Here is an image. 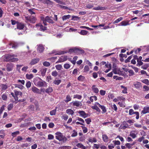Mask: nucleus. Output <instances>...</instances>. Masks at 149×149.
Returning <instances> with one entry per match:
<instances>
[{"label":"nucleus","instance_id":"nucleus-1","mask_svg":"<svg viewBox=\"0 0 149 149\" xmlns=\"http://www.w3.org/2000/svg\"><path fill=\"white\" fill-rule=\"evenodd\" d=\"M69 53L70 54H83L84 53V51L80 48L77 47L72 48L70 49L67 52L65 51H61L56 53L55 54L61 55L67 53Z\"/></svg>","mask_w":149,"mask_h":149},{"label":"nucleus","instance_id":"nucleus-2","mask_svg":"<svg viewBox=\"0 0 149 149\" xmlns=\"http://www.w3.org/2000/svg\"><path fill=\"white\" fill-rule=\"evenodd\" d=\"M33 81L36 86L39 87H45L47 85L46 82L42 80L38 77L34 78L33 79Z\"/></svg>","mask_w":149,"mask_h":149},{"label":"nucleus","instance_id":"nucleus-3","mask_svg":"<svg viewBox=\"0 0 149 149\" xmlns=\"http://www.w3.org/2000/svg\"><path fill=\"white\" fill-rule=\"evenodd\" d=\"M56 138L59 141H62L63 143L65 142L67 139L60 132H57L55 133Z\"/></svg>","mask_w":149,"mask_h":149},{"label":"nucleus","instance_id":"nucleus-4","mask_svg":"<svg viewBox=\"0 0 149 149\" xmlns=\"http://www.w3.org/2000/svg\"><path fill=\"white\" fill-rule=\"evenodd\" d=\"M52 17L47 16L45 17H41V19L45 25H47V24L46 22L49 23L53 24L54 22L53 20L51 19Z\"/></svg>","mask_w":149,"mask_h":149},{"label":"nucleus","instance_id":"nucleus-5","mask_svg":"<svg viewBox=\"0 0 149 149\" xmlns=\"http://www.w3.org/2000/svg\"><path fill=\"white\" fill-rule=\"evenodd\" d=\"M25 20L26 22H30L32 23H34L36 22V19L33 16H25Z\"/></svg>","mask_w":149,"mask_h":149},{"label":"nucleus","instance_id":"nucleus-6","mask_svg":"<svg viewBox=\"0 0 149 149\" xmlns=\"http://www.w3.org/2000/svg\"><path fill=\"white\" fill-rule=\"evenodd\" d=\"M133 114H135L136 115V119H138L139 118V113L137 111H134V110L132 109H131L129 111V115L130 116L132 115Z\"/></svg>","mask_w":149,"mask_h":149},{"label":"nucleus","instance_id":"nucleus-7","mask_svg":"<svg viewBox=\"0 0 149 149\" xmlns=\"http://www.w3.org/2000/svg\"><path fill=\"white\" fill-rule=\"evenodd\" d=\"M9 62H14L17 61L18 60V59L17 58H14V57L17 56V55H16L9 54Z\"/></svg>","mask_w":149,"mask_h":149},{"label":"nucleus","instance_id":"nucleus-8","mask_svg":"<svg viewBox=\"0 0 149 149\" xmlns=\"http://www.w3.org/2000/svg\"><path fill=\"white\" fill-rule=\"evenodd\" d=\"M14 66V64L13 63H7L6 66L7 70L9 72L13 70Z\"/></svg>","mask_w":149,"mask_h":149},{"label":"nucleus","instance_id":"nucleus-9","mask_svg":"<svg viewBox=\"0 0 149 149\" xmlns=\"http://www.w3.org/2000/svg\"><path fill=\"white\" fill-rule=\"evenodd\" d=\"M111 64L108 63L106 64L104 66V68H107L106 70H104V72L106 73H107L109 72L111 69Z\"/></svg>","mask_w":149,"mask_h":149},{"label":"nucleus","instance_id":"nucleus-10","mask_svg":"<svg viewBox=\"0 0 149 149\" xmlns=\"http://www.w3.org/2000/svg\"><path fill=\"white\" fill-rule=\"evenodd\" d=\"M137 134V131L136 130H134L130 132V136L132 137L133 139H134L136 137V135Z\"/></svg>","mask_w":149,"mask_h":149},{"label":"nucleus","instance_id":"nucleus-11","mask_svg":"<svg viewBox=\"0 0 149 149\" xmlns=\"http://www.w3.org/2000/svg\"><path fill=\"white\" fill-rule=\"evenodd\" d=\"M95 104L97 106L100 107L102 110V113H106L107 111V110L106 109V107L104 105H101L98 102H96Z\"/></svg>","mask_w":149,"mask_h":149},{"label":"nucleus","instance_id":"nucleus-12","mask_svg":"<svg viewBox=\"0 0 149 149\" xmlns=\"http://www.w3.org/2000/svg\"><path fill=\"white\" fill-rule=\"evenodd\" d=\"M31 90L32 91L35 93L40 94H41V91L39 89L36 87L33 86L32 87Z\"/></svg>","mask_w":149,"mask_h":149},{"label":"nucleus","instance_id":"nucleus-13","mask_svg":"<svg viewBox=\"0 0 149 149\" xmlns=\"http://www.w3.org/2000/svg\"><path fill=\"white\" fill-rule=\"evenodd\" d=\"M78 113L79 114L81 117L84 118H85L88 116V114L86 113L84 111H78Z\"/></svg>","mask_w":149,"mask_h":149},{"label":"nucleus","instance_id":"nucleus-14","mask_svg":"<svg viewBox=\"0 0 149 149\" xmlns=\"http://www.w3.org/2000/svg\"><path fill=\"white\" fill-rule=\"evenodd\" d=\"M47 68L45 67H42L40 69V71L42 76L44 77L47 71Z\"/></svg>","mask_w":149,"mask_h":149},{"label":"nucleus","instance_id":"nucleus-15","mask_svg":"<svg viewBox=\"0 0 149 149\" xmlns=\"http://www.w3.org/2000/svg\"><path fill=\"white\" fill-rule=\"evenodd\" d=\"M128 126H129L127 123L126 122L124 121L121 125L120 128L122 129L125 130L126 128H128Z\"/></svg>","mask_w":149,"mask_h":149},{"label":"nucleus","instance_id":"nucleus-16","mask_svg":"<svg viewBox=\"0 0 149 149\" xmlns=\"http://www.w3.org/2000/svg\"><path fill=\"white\" fill-rule=\"evenodd\" d=\"M112 72L115 74H119L120 72V69L116 67H113Z\"/></svg>","mask_w":149,"mask_h":149},{"label":"nucleus","instance_id":"nucleus-17","mask_svg":"<svg viewBox=\"0 0 149 149\" xmlns=\"http://www.w3.org/2000/svg\"><path fill=\"white\" fill-rule=\"evenodd\" d=\"M39 60L40 59L38 58H33L31 60L30 63V64L31 65H34L38 62Z\"/></svg>","mask_w":149,"mask_h":149},{"label":"nucleus","instance_id":"nucleus-18","mask_svg":"<svg viewBox=\"0 0 149 149\" xmlns=\"http://www.w3.org/2000/svg\"><path fill=\"white\" fill-rule=\"evenodd\" d=\"M18 44L17 43L15 42H11L10 43L8 47L9 48H16L18 46Z\"/></svg>","mask_w":149,"mask_h":149},{"label":"nucleus","instance_id":"nucleus-19","mask_svg":"<svg viewBox=\"0 0 149 149\" xmlns=\"http://www.w3.org/2000/svg\"><path fill=\"white\" fill-rule=\"evenodd\" d=\"M130 22V20L127 21H122L120 24H118L119 26H126L129 25L130 24L129 23Z\"/></svg>","mask_w":149,"mask_h":149},{"label":"nucleus","instance_id":"nucleus-20","mask_svg":"<svg viewBox=\"0 0 149 149\" xmlns=\"http://www.w3.org/2000/svg\"><path fill=\"white\" fill-rule=\"evenodd\" d=\"M17 28L19 30H22L23 29L24 26V24L22 23L18 22L17 24Z\"/></svg>","mask_w":149,"mask_h":149},{"label":"nucleus","instance_id":"nucleus-21","mask_svg":"<svg viewBox=\"0 0 149 149\" xmlns=\"http://www.w3.org/2000/svg\"><path fill=\"white\" fill-rule=\"evenodd\" d=\"M107 8L106 7H101L99 6L93 8V9L95 10H104L106 9Z\"/></svg>","mask_w":149,"mask_h":149},{"label":"nucleus","instance_id":"nucleus-22","mask_svg":"<svg viewBox=\"0 0 149 149\" xmlns=\"http://www.w3.org/2000/svg\"><path fill=\"white\" fill-rule=\"evenodd\" d=\"M134 85L136 89H139L142 86L141 83L137 81L134 83Z\"/></svg>","mask_w":149,"mask_h":149},{"label":"nucleus","instance_id":"nucleus-23","mask_svg":"<svg viewBox=\"0 0 149 149\" xmlns=\"http://www.w3.org/2000/svg\"><path fill=\"white\" fill-rule=\"evenodd\" d=\"M74 106H75L77 107H79L82 105L81 103L80 102L77 101H75L74 102H72Z\"/></svg>","mask_w":149,"mask_h":149},{"label":"nucleus","instance_id":"nucleus-24","mask_svg":"<svg viewBox=\"0 0 149 149\" xmlns=\"http://www.w3.org/2000/svg\"><path fill=\"white\" fill-rule=\"evenodd\" d=\"M92 89L93 92L96 94H97L99 92V90L97 88L95 85H93L92 86Z\"/></svg>","mask_w":149,"mask_h":149},{"label":"nucleus","instance_id":"nucleus-25","mask_svg":"<svg viewBox=\"0 0 149 149\" xmlns=\"http://www.w3.org/2000/svg\"><path fill=\"white\" fill-rule=\"evenodd\" d=\"M36 26L40 27L39 29L40 31H44L46 30V27L44 26H43L42 25L40 24H37L36 25Z\"/></svg>","mask_w":149,"mask_h":149},{"label":"nucleus","instance_id":"nucleus-26","mask_svg":"<svg viewBox=\"0 0 149 149\" xmlns=\"http://www.w3.org/2000/svg\"><path fill=\"white\" fill-rule=\"evenodd\" d=\"M141 113L143 114L149 113V107H144L143 110L141 111Z\"/></svg>","mask_w":149,"mask_h":149},{"label":"nucleus","instance_id":"nucleus-27","mask_svg":"<svg viewBox=\"0 0 149 149\" xmlns=\"http://www.w3.org/2000/svg\"><path fill=\"white\" fill-rule=\"evenodd\" d=\"M44 49V47L42 45H39L38 46L37 50L39 53H42Z\"/></svg>","mask_w":149,"mask_h":149},{"label":"nucleus","instance_id":"nucleus-28","mask_svg":"<svg viewBox=\"0 0 149 149\" xmlns=\"http://www.w3.org/2000/svg\"><path fill=\"white\" fill-rule=\"evenodd\" d=\"M9 54L5 55L2 57V58L5 61H9Z\"/></svg>","mask_w":149,"mask_h":149},{"label":"nucleus","instance_id":"nucleus-29","mask_svg":"<svg viewBox=\"0 0 149 149\" xmlns=\"http://www.w3.org/2000/svg\"><path fill=\"white\" fill-rule=\"evenodd\" d=\"M78 57L77 56H74L72 58V60H71V58L69 59V60L74 65H75L76 63V61L77 60Z\"/></svg>","mask_w":149,"mask_h":149},{"label":"nucleus","instance_id":"nucleus-30","mask_svg":"<svg viewBox=\"0 0 149 149\" xmlns=\"http://www.w3.org/2000/svg\"><path fill=\"white\" fill-rule=\"evenodd\" d=\"M97 105H96V104L95 103V105L94 106H92L91 107V108L93 109H94L96 110L98 112H100L101 111V110Z\"/></svg>","mask_w":149,"mask_h":149},{"label":"nucleus","instance_id":"nucleus-31","mask_svg":"<svg viewBox=\"0 0 149 149\" xmlns=\"http://www.w3.org/2000/svg\"><path fill=\"white\" fill-rule=\"evenodd\" d=\"M66 113L69 115H73L74 113V111L70 109H68L66 110Z\"/></svg>","mask_w":149,"mask_h":149},{"label":"nucleus","instance_id":"nucleus-32","mask_svg":"<svg viewBox=\"0 0 149 149\" xmlns=\"http://www.w3.org/2000/svg\"><path fill=\"white\" fill-rule=\"evenodd\" d=\"M72 98L70 95H68L66 97L65 100H64L65 102L67 103L71 100Z\"/></svg>","mask_w":149,"mask_h":149},{"label":"nucleus","instance_id":"nucleus-33","mask_svg":"<svg viewBox=\"0 0 149 149\" xmlns=\"http://www.w3.org/2000/svg\"><path fill=\"white\" fill-rule=\"evenodd\" d=\"M39 1H42L45 3L47 4H53L52 2L50 0H39Z\"/></svg>","mask_w":149,"mask_h":149},{"label":"nucleus","instance_id":"nucleus-34","mask_svg":"<svg viewBox=\"0 0 149 149\" xmlns=\"http://www.w3.org/2000/svg\"><path fill=\"white\" fill-rule=\"evenodd\" d=\"M67 58L68 56H62L60 59V62H62L66 61Z\"/></svg>","mask_w":149,"mask_h":149},{"label":"nucleus","instance_id":"nucleus-35","mask_svg":"<svg viewBox=\"0 0 149 149\" xmlns=\"http://www.w3.org/2000/svg\"><path fill=\"white\" fill-rule=\"evenodd\" d=\"M88 33V31L85 30H81L79 33L82 35H86Z\"/></svg>","mask_w":149,"mask_h":149},{"label":"nucleus","instance_id":"nucleus-36","mask_svg":"<svg viewBox=\"0 0 149 149\" xmlns=\"http://www.w3.org/2000/svg\"><path fill=\"white\" fill-rule=\"evenodd\" d=\"M120 87L121 88L123 89V90L122 91V92L124 94H126L127 93V88L126 87L123 85L121 86Z\"/></svg>","mask_w":149,"mask_h":149},{"label":"nucleus","instance_id":"nucleus-37","mask_svg":"<svg viewBox=\"0 0 149 149\" xmlns=\"http://www.w3.org/2000/svg\"><path fill=\"white\" fill-rule=\"evenodd\" d=\"M57 7L61 8L66 9H69V10H71V9H69V8L67 6L61 5L59 4H58L56 5Z\"/></svg>","mask_w":149,"mask_h":149},{"label":"nucleus","instance_id":"nucleus-38","mask_svg":"<svg viewBox=\"0 0 149 149\" xmlns=\"http://www.w3.org/2000/svg\"><path fill=\"white\" fill-rule=\"evenodd\" d=\"M1 88L2 90L5 91L8 88V86L7 85L2 84L1 86Z\"/></svg>","mask_w":149,"mask_h":149},{"label":"nucleus","instance_id":"nucleus-39","mask_svg":"<svg viewBox=\"0 0 149 149\" xmlns=\"http://www.w3.org/2000/svg\"><path fill=\"white\" fill-rule=\"evenodd\" d=\"M26 79H30L33 77V75L31 74H27L26 75Z\"/></svg>","mask_w":149,"mask_h":149},{"label":"nucleus","instance_id":"nucleus-40","mask_svg":"<svg viewBox=\"0 0 149 149\" xmlns=\"http://www.w3.org/2000/svg\"><path fill=\"white\" fill-rule=\"evenodd\" d=\"M53 91L52 88L51 87H49L45 90V92L47 93H51Z\"/></svg>","mask_w":149,"mask_h":149},{"label":"nucleus","instance_id":"nucleus-41","mask_svg":"<svg viewBox=\"0 0 149 149\" xmlns=\"http://www.w3.org/2000/svg\"><path fill=\"white\" fill-rule=\"evenodd\" d=\"M103 141L104 142H107L108 141V138L106 134H103L102 136Z\"/></svg>","mask_w":149,"mask_h":149},{"label":"nucleus","instance_id":"nucleus-42","mask_svg":"<svg viewBox=\"0 0 149 149\" xmlns=\"http://www.w3.org/2000/svg\"><path fill=\"white\" fill-rule=\"evenodd\" d=\"M61 82V80L60 79L56 80L55 79L53 81V83L55 85H58Z\"/></svg>","mask_w":149,"mask_h":149},{"label":"nucleus","instance_id":"nucleus-43","mask_svg":"<svg viewBox=\"0 0 149 149\" xmlns=\"http://www.w3.org/2000/svg\"><path fill=\"white\" fill-rule=\"evenodd\" d=\"M14 92L15 94V95L17 96H21L22 95V93L21 92L19 91H18L16 90H14Z\"/></svg>","mask_w":149,"mask_h":149},{"label":"nucleus","instance_id":"nucleus-44","mask_svg":"<svg viewBox=\"0 0 149 149\" xmlns=\"http://www.w3.org/2000/svg\"><path fill=\"white\" fill-rule=\"evenodd\" d=\"M76 146L77 147L79 148H81L83 149H86L85 147L81 143H78L76 145Z\"/></svg>","mask_w":149,"mask_h":149},{"label":"nucleus","instance_id":"nucleus-45","mask_svg":"<svg viewBox=\"0 0 149 149\" xmlns=\"http://www.w3.org/2000/svg\"><path fill=\"white\" fill-rule=\"evenodd\" d=\"M71 17L70 15H64L62 17L63 20L64 21L65 20L69 19Z\"/></svg>","mask_w":149,"mask_h":149},{"label":"nucleus","instance_id":"nucleus-46","mask_svg":"<svg viewBox=\"0 0 149 149\" xmlns=\"http://www.w3.org/2000/svg\"><path fill=\"white\" fill-rule=\"evenodd\" d=\"M89 99L91 101V102H93V101L94 100L95 101H96L97 100V98L96 96H94L91 97H90Z\"/></svg>","mask_w":149,"mask_h":149},{"label":"nucleus","instance_id":"nucleus-47","mask_svg":"<svg viewBox=\"0 0 149 149\" xmlns=\"http://www.w3.org/2000/svg\"><path fill=\"white\" fill-rule=\"evenodd\" d=\"M20 132L19 131H17L12 133V136L13 137H15L17 135L19 134Z\"/></svg>","mask_w":149,"mask_h":149},{"label":"nucleus","instance_id":"nucleus-48","mask_svg":"<svg viewBox=\"0 0 149 149\" xmlns=\"http://www.w3.org/2000/svg\"><path fill=\"white\" fill-rule=\"evenodd\" d=\"M1 97L3 100L6 101L7 99V96L6 94H3L1 96Z\"/></svg>","mask_w":149,"mask_h":149},{"label":"nucleus","instance_id":"nucleus-49","mask_svg":"<svg viewBox=\"0 0 149 149\" xmlns=\"http://www.w3.org/2000/svg\"><path fill=\"white\" fill-rule=\"evenodd\" d=\"M123 19V18L122 17H120L118 18V19H116V20L115 21L113 22V24H115L116 23H118L120 21L122 20Z\"/></svg>","mask_w":149,"mask_h":149},{"label":"nucleus","instance_id":"nucleus-50","mask_svg":"<svg viewBox=\"0 0 149 149\" xmlns=\"http://www.w3.org/2000/svg\"><path fill=\"white\" fill-rule=\"evenodd\" d=\"M141 81L144 83L145 84H146L147 85H149V80L148 79H144Z\"/></svg>","mask_w":149,"mask_h":149},{"label":"nucleus","instance_id":"nucleus-51","mask_svg":"<svg viewBox=\"0 0 149 149\" xmlns=\"http://www.w3.org/2000/svg\"><path fill=\"white\" fill-rule=\"evenodd\" d=\"M56 109L53 110L50 112V114L51 115L53 116L55 115L56 112Z\"/></svg>","mask_w":149,"mask_h":149},{"label":"nucleus","instance_id":"nucleus-52","mask_svg":"<svg viewBox=\"0 0 149 149\" xmlns=\"http://www.w3.org/2000/svg\"><path fill=\"white\" fill-rule=\"evenodd\" d=\"M118 100H120L123 102H124L125 100V98H124L122 96H119L118 97Z\"/></svg>","mask_w":149,"mask_h":149},{"label":"nucleus","instance_id":"nucleus-53","mask_svg":"<svg viewBox=\"0 0 149 149\" xmlns=\"http://www.w3.org/2000/svg\"><path fill=\"white\" fill-rule=\"evenodd\" d=\"M143 89L144 91H147L149 90V87L144 85L143 86Z\"/></svg>","mask_w":149,"mask_h":149},{"label":"nucleus","instance_id":"nucleus-54","mask_svg":"<svg viewBox=\"0 0 149 149\" xmlns=\"http://www.w3.org/2000/svg\"><path fill=\"white\" fill-rule=\"evenodd\" d=\"M81 127L83 130V132L84 133H85L87 132V129L86 127L84 126H81Z\"/></svg>","mask_w":149,"mask_h":149},{"label":"nucleus","instance_id":"nucleus-55","mask_svg":"<svg viewBox=\"0 0 149 149\" xmlns=\"http://www.w3.org/2000/svg\"><path fill=\"white\" fill-rule=\"evenodd\" d=\"M113 142L114 143V146L118 145H120V141H118L114 140L113 141Z\"/></svg>","mask_w":149,"mask_h":149},{"label":"nucleus","instance_id":"nucleus-56","mask_svg":"<svg viewBox=\"0 0 149 149\" xmlns=\"http://www.w3.org/2000/svg\"><path fill=\"white\" fill-rule=\"evenodd\" d=\"M149 67V65L148 64H146L141 67V68L144 70H146Z\"/></svg>","mask_w":149,"mask_h":149},{"label":"nucleus","instance_id":"nucleus-57","mask_svg":"<svg viewBox=\"0 0 149 149\" xmlns=\"http://www.w3.org/2000/svg\"><path fill=\"white\" fill-rule=\"evenodd\" d=\"M43 65L45 66L48 67L50 65V64L49 62L47 61H45L43 63Z\"/></svg>","mask_w":149,"mask_h":149},{"label":"nucleus","instance_id":"nucleus-58","mask_svg":"<svg viewBox=\"0 0 149 149\" xmlns=\"http://www.w3.org/2000/svg\"><path fill=\"white\" fill-rule=\"evenodd\" d=\"M84 77L82 75H80L78 78V79L79 81H83L84 79Z\"/></svg>","mask_w":149,"mask_h":149},{"label":"nucleus","instance_id":"nucleus-59","mask_svg":"<svg viewBox=\"0 0 149 149\" xmlns=\"http://www.w3.org/2000/svg\"><path fill=\"white\" fill-rule=\"evenodd\" d=\"M15 88L17 87L21 89H23V86L22 85H19L17 84H15Z\"/></svg>","mask_w":149,"mask_h":149},{"label":"nucleus","instance_id":"nucleus-60","mask_svg":"<svg viewBox=\"0 0 149 149\" xmlns=\"http://www.w3.org/2000/svg\"><path fill=\"white\" fill-rule=\"evenodd\" d=\"M70 65L68 63H65L64 65V67L66 69H68L70 68Z\"/></svg>","mask_w":149,"mask_h":149},{"label":"nucleus","instance_id":"nucleus-61","mask_svg":"<svg viewBox=\"0 0 149 149\" xmlns=\"http://www.w3.org/2000/svg\"><path fill=\"white\" fill-rule=\"evenodd\" d=\"M81 96L78 95H74L73 96V98H77L78 99H80L81 98Z\"/></svg>","mask_w":149,"mask_h":149},{"label":"nucleus","instance_id":"nucleus-62","mask_svg":"<svg viewBox=\"0 0 149 149\" xmlns=\"http://www.w3.org/2000/svg\"><path fill=\"white\" fill-rule=\"evenodd\" d=\"M52 76L54 77H56L58 75V72L56 71H54L52 72Z\"/></svg>","mask_w":149,"mask_h":149},{"label":"nucleus","instance_id":"nucleus-63","mask_svg":"<svg viewBox=\"0 0 149 149\" xmlns=\"http://www.w3.org/2000/svg\"><path fill=\"white\" fill-rule=\"evenodd\" d=\"M56 69L58 70H60L62 67V66L61 65H56L55 66Z\"/></svg>","mask_w":149,"mask_h":149},{"label":"nucleus","instance_id":"nucleus-64","mask_svg":"<svg viewBox=\"0 0 149 149\" xmlns=\"http://www.w3.org/2000/svg\"><path fill=\"white\" fill-rule=\"evenodd\" d=\"M77 132L75 131V130H74L73 131V132L72 134L71 135V136L72 137H75L77 136Z\"/></svg>","mask_w":149,"mask_h":149}]
</instances>
